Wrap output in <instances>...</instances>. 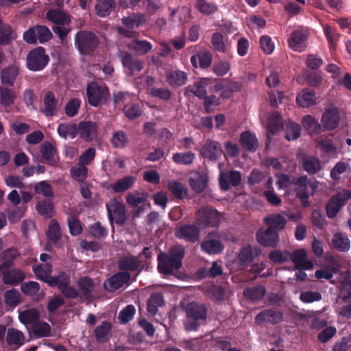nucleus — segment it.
Segmentation results:
<instances>
[{
    "label": "nucleus",
    "instance_id": "5fc2aeb1",
    "mask_svg": "<svg viewBox=\"0 0 351 351\" xmlns=\"http://www.w3.org/2000/svg\"><path fill=\"white\" fill-rule=\"evenodd\" d=\"M5 304L12 307H16L21 302V295L16 289H10L4 293Z\"/></svg>",
    "mask_w": 351,
    "mask_h": 351
},
{
    "label": "nucleus",
    "instance_id": "2eb2a0df",
    "mask_svg": "<svg viewBox=\"0 0 351 351\" xmlns=\"http://www.w3.org/2000/svg\"><path fill=\"white\" fill-rule=\"evenodd\" d=\"M202 249L209 254L221 253L223 246L216 234H208L201 243Z\"/></svg>",
    "mask_w": 351,
    "mask_h": 351
},
{
    "label": "nucleus",
    "instance_id": "58836bf2",
    "mask_svg": "<svg viewBox=\"0 0 351 351\" xmlns=\"http://www.w3.org/2000/svg\"><path fill=\"white\" fill-rule=\"evenodd\" d=\"M211 43L215 49L219 52L226 53L230 49V44L228 40L219 32L213 34Z\"/></svg>",
    "mask_w": 351,
    "mask_h": 351
},
{
    "label": "nucleus",
    "instance_id": "f704fd0d",
    "mask_svg": "<svg viewBox=\"0 0 351 351\" xmlns=\"http://www.w3.org/2000/svg\"><path fill=\"white\" fill-rule=\"evenodd\" d=\"M6 339L9 346H13L16 348L23 345L25 341L23 333L14 328L8 329Z\"/></svg>",
    "mask_w": 351,
    "mask_h": 351
},
{
    "label": "nucleus",
    "instance_id": "20e7f679",
    "mask_svg": "<svg viewBox=\"0 0 351 351\" xmlns=\"http://www.w3.org/2000/svg\"><path fill=\"white\" fill-rule=\"evenodd\" d=\"M52 38V33L45 26L36 25L29 28L23 34L24 40L29 44H34L36 42L40 43L47 42Z\"/></svg>",
    "mask_w": 351,
    "mask_h": 351
},
{
    "label": "nucleus",
    "instance_id": "a18cd8bd",
    "mask_svg": "<svg viewBox=\"0 0 351 351\" xmlns=\"http://www.w3.org/2000/svg\"><path fill=\"white\" fill-rule=\"evenodd\" d=\"M19 73V69L16 66H11L1 71V82L8 85H12Z\"/></svg>",
    "mask_w": 351,
    "mask_h": 351
},
{
    "label": "nucleus",
    "instance_id": "3c124183",
    "mask_svg": "<svg viewBox=\"0 0 351 351\" xmlns=\"http://www.w3.org/2000/svg\"><path fill=\"white\" fill-rule=\"evenodd\" d=\"M111 325L108 322H102L95 328V333L97 341L100 342L106 341L108 339Z\"/></svg>",
    "mask_w": 351,
    "mask_h": 351
},
{
    "label": "nucleus",
    "instance_id": "13d9d810",
    "mask_svg": "<svg viewBox=\"0 0 351 351\" xmlns=\"http://www.w3.org/2000/svg\"><path fill=\"white\" fill-rule=\"evenodd\" d=\"M15 38L16 36L10 25L5 24V25L1 26L0 29V45H8Z\"/></svg>",
    "mask_w": 351,
    "mask_h": 351
},
{
    "label": "nucleus",
    "instance_id": "0e129e2a",
    "mask_svg": "<svg viewBox=\"0 0 351 351\" xmlns=\"http://www.w3.org/2000/svg\"><path fill=\"white\" fill-rule=\"evenodd\" d=\"M300 126L295 122H290L286 128V138L292 141L298 138L300 135Z\"/></svg>",
    "mask_w": 351,
    "mask_h": 351
},
{
    "label": "nucleus",
    "instance_id": "8fccbe9b",
    "mask_svg": "<svg viewBox=\"0 0 351 351\" xmlns=\"http://www.w3.org/2000/svg\"><path fill=\"white\" fill-rule=\"evenodd\" d=\"M302 124L309 133H317L321 130V125L311 115L304 116L302 119Z\"/></svg>",
    "mask_w": 351,
    "mask_h": 351
},
{
    "label": "nucleus",
    "instance_id": "de8ad7c7",
    "mask_svg": "<svg viewBox=\"0 0 351 351\" xmlns=\"http://www.w3.org/2000/svg\"><path fill=\"white\" fill-rule=\"evenodd\" d=\"M25 278L24 274L19 270L12 269L4 272L3 280L5 284L16 285Z\"/></svg>",
    "mask_w": 351,
    "mask_h": 351
},
{
    "label": "nucleus",
    "instance_id": "ddd939ff",
    "mask_svg": "<svg viewBox=\"0 0 351 351\" xmlns=\"http://www.w3.org/2000/svg\"><path fill=\"white\" fill-rule=\"evenodd\" d=\"M51 280L55 281L54 286H58L60 291L67 298H76L78 295L77 291L71 287L70 278L64 272H60L57 276L52 277Z\"/></svg>",
    "mask_w": 351,
    "mask_h": 351
},
{
    "label": "nucleus",
    "instance_id": "4468645a",
    "mask_svg": "<svg viewBox=\"0 0 351 351\" xmlns=\"http://www.w3.org/2000/svg\"><path fill=\"white\" fill-rule=\"evenodd\" d=\"M42 112L47 117H52L58 114L60 105L55 94L51 91L45 93L43 99Z\"/></svg>",
    "mask_w": 351,
    "mask_h": 351
},
{
    "label": "nucleus",
    "instance_id": "79ce46f5",
    "mask_svg": "<svg viewBox=\"0 0 351 351\" xmlns=\"http://www.w3.org/2000/svg\"><path fill=\"white\" fill-rule=\"evenodd\" d=\"M115 7L113 0H98L95 5L97 14L100 16H106L110 14Z\"/></svg>",
    "mask_w": 351,
    "mask_h": 351
},
{
    "label": "nucleus",
    "instance_id": "0eeeda50",
    "mask_svg": "<svg viewBox=\"0 0 351 351\" xmlns=\"http://www.w3.org/2000/svg\"><path fill=\"white\" fill-rule=\"evenodd\" d=\"M98 43L95 35L91 32H80L75 35V44L81 53L92 51Z\"/></svg>",
    "mask_w": 351,
    "mask_h": 351
},
{
    "label": "nucleus",
    "instance_id": "052dcab7",
    "mask_svg": "<svg viewBox=\"0 0 351 351\" xmlns=\"http://www.w3.org/2000/svg\"><path fill=\"white\" fill-rule=\"evenodd\" d=\"M195 156L192 152L176 153L173 155V160L177 164L190 165L193 162Z\"/></svg>",
    "mask_w": 351,
    "mask_h": 351
},
{
    "label": "nucleus",
    "instance_id": "9d476101",
    "mask_svg": "<svg viewBox=\"0 0 351 351\" xmlns=\"http://www.w3.org/2000/svg\"><path fill=\"white\" fill-rule=\"evenodd\" d=\"M223 87L222 83H215L210 79L203 78L196 82L193 93L197 97L204 98L208 91L217 93L221 90Z\"/></svg>",
    "mask_w": 351,
    "mask_h": 351
},
{
    "label": "nucleus",
    "instance_id": "e2e57ef3",
    "mask_svg": "<svg viewBox=\"0 0 351 351\" xmlns=\"http://www.w3.org/2000/svg\"><path fill=\"white\" fill-rule=\"evenodd\" d=\"M32 330L36 335L38 337L48 336L51 331L49 324L45 322H36L32 326Z\"/></svg>",
    "mask_w": 351,
    "mask_h": 351
},
{
    "label": "nucleus",
    "instance_id": "4d7b16f0",
    "mask_svg": "<svg viewBox=\"0 0 351 351\" xmlns=\"http://www.w3.org/2000/svg\"><path fill=\"white\" fill-rule=\"evenodd\" d=\"M135 313V307L130 304L119 312L117 318L120 323L125 324L132 319Z\"/></svg>",
    "mask_w": 351,
    "mask_h": 351
},
{
    "label": "nucleus",
    "instance_id": "49530a36",
    "mask_svg": "<svg viewBox=\"0 0 351 351\" xmlns=\"http://www.w3.org/2000/svg\"><path fill=\"white\" fill-rule=\"evenodd\" d=\"M173 21L182 25L189 21L191 17V11L187 7H182L171 12Z\"/></svg>",
    "mask_w": 351,
    "mask_h": 351
},
{
    "label": "nucleus",
    "instance_id": "f8f14e48",
    "mask_svg": "<svg viewBox=\"0 0 351 351\" xmlns=\"http://www.w3.org/2000/svg\"><path fill=\"white\" fill-rule=\"evenodd\" d=\"M106 208L109 218L112 221L119 224L123 223L125 221V207L121 202L113 199L106 204Z\"/></svg>",
    "mask_w": 351,
    "mask_h": 351
},
{
    "label": "nucleus",
    "instance_id": "9b49d317",
    "mask_svg": "<svg viewBox=\"0 0 351 351\" xmlns=\"http://www.w3.org/2000/svg\"><path fill=\"white\" fill-rule=\"evenodd\" d=\"M341 117L336 108H330L325 110L321 119V127L324 130L330 131L336 129L340 123Z\"/></svg>",
    "mask_w": 351,
    "mask_h": 351
},
{
    "label": "nucleus",
    "instance_id": "423d86ee",
    "mask_svg": "<svg viewBox=\"0 0 351 351\" xmlns=\"http://www.w3.org/2000/svg\"><path fill=\"white\" fill-rule=\"evenodd\" d=\"M121 21L124 27H117V30L119 34L128 38L134 37L135 32L133 29L138 28L145 23L144 18L137 14H132L124 16Z\"/></svg>",
    "mask_w": 351,
    "mask_h": 351
},
{
    "label": "nucleus",
    "instance_id": "f257e3e1",
    "mask_svg": "<svg viewBox=\"0 0 351 351\" xmlns=\"http://www.w3.org/2000/svg\"><path fill=\"white\" fill-rule=\"evenodd\" d=\"M184 255V249L176 246L169 252V255L160 254L158 256V270L164 274H170L182 266V259Z\"/></svg>",
    "mask_w": 351,
    "mask_h": 351
},
{
    "label": "nucleus",
    "instance_id": "c9c22d12",
    "mask_svg": "<svg viewBox=\"0 0 351 351\" xmlns=\"http://www.w3.org/2000/svg\"><path fill=\"white\" fill-rule=\"evenodd\" d=\"M265 223L271 230H282L287 223L285 217L281 214L270 215L264 219Z\"/></svg>",
    "mask_w": 351,
    "mask_h": 351
},
{
    "label": "nucleus",
    "instance_id": "4c0bfd02",
    "mask_svg": "<svg viewBox=\"0 0 351 351\" xmlns=\"http://www.w3.org/2000/svg\"><path fill=\"white\" fill-rule=\"evenodd\" d=\"M47 19L53 23L60 25H69L71 20L69 16L59 10H51L47 12Z\"/></svg>",
    "mask_w": 351,
    "mask_h": 351
},
{
    "label": "nucleus",
    "instance_id": "473e14b6",
    "mask_svg": "<svg viewBox=\"0 0 351 351\" xmlns=\"http://www.w3.org/2000/svg\"><path fill=\"white\" fill-rule=\"evenodd\" d=\"M221 146L217 142L208 140L202 149V153L205 157L210 160H215L221 154Z\"/></svg>",
    "mask_w": 351,
    "mask_h": 351
},
{
    "label": "nucleus",
    "instance_id": "72a5a7b5",
    "mask_svg": "<svg viewBox=\"0 0 351 351\" xmlns=\"http://www.w3.org/2000/svg\"><path fill=\"white\" fill-rule=\"evenodd\" d=\"M282 319L280 312L268 310L259 313L256 317V322L261 324L264 322L278 323Z\"/></svg>",
    "mask_w": 351,
    "mask_h": 351
},
{
    "label": "nucleus",
    "instance_id": "a19ab883",
    "mask_svg": "<svg viewBox=\"0 0 351 351\" xmlns=\"http://www.w3.org/2000/svg\"><path fill=\"white\" fill-rule=\"evenodd\" d=\"M58 134L64 138H74L77 133L78 130L75 124L70 123H60L58 128Z\"/></svg>",
    "mask_w": 351,
    "mask_h": 351
},
{
    "label": "nucleus",
    "instance_id": "6ab92c4d",
    "mask_svg": "<svg viewBox=\"0 0 351 351\" xmlns=\"http://www.w3.org/2000/svg\"><path fill=\"white\" fill-rule=\"evenodd\" d=\"M47 234L49 240L58 247H61L67 240L66 237L61 234L60 226L54 220L51 221Z\"/></svg>",
    "mask_w": 351,
    "mask_h": 351
},
{
    "label": "nucleus",
    "instance_id": "7c9ffc66",
    "mask_svg": "<svg viewBox=\"0 0 351 351\" xmlns=\"http://www.w3.org/2000/svg\"><path fill=\"white\" fill-rule=\"evenodd\" d=\"M136 180L135 176H125L118 180L115 183L110 185V188L115 193H123L131 189Z\"/></svg>",
    "mask_w": 351,
    "mask_h": 351
},
{
    "label": "nucleus",
    "instance_id": "bb28decb",
    "mask_svg": "<svg viewBox=\"0 0 351 351\" xmlns=\"http://www.w3.org/2000/svg\"><path fill=\"white\" fill-rule=\"evenodd\" d=\"M296 101L302 108H309L314 106L317 102L315 93L313 90H303L298 93Z\"/></svg>",
    "mask_w": 351,
    "mask_h": 351
},
{
    "label": "nucleus",
    "instance_id": "864d4df0",
    "mask_svg": "<svg viewBox=\"0 0 351 351\" xmlns=\"http://www.w3.org/2000/svg\"><path fill=\"white\" fill-rule=\"evenodd\" d=\"M16 98L15 92L8 88H0V103L3 106H9L14 103Z\"/></svg>",
    "mask_w": 351,
    "mask_h": 351
},
{
    "label": "nucleus",
    "instance_id": "6e6552de",
    "mask_svg": "<svg viewBox=\"0 0 351 351\" xmlns=\"http://www.w3.org/2000/svg\"><path fill=\"white\" fill-rule=\"evenodd\" d=\"M351 198V191H343L333 197L326 206L327 215L333 218L340 210L346 202Z\"/></svg>",
    "mask_w": 351,
    "mask_h": 351
},
{
    "label": "nucleus",
    "instance_id": "dca6fc26",
    "mask_svg": "<svg viewBox=\"0 0 351 351\" xmlns=\"http://www.w3.org/2000/svg\"><path fill=\"white\" fill-rule=\"evenodd\" d=\"M258 242L266 247H274L279 241V235L276 230L267 228L266 230H260L256 234Z\"/></svg>",
    "mask_w": 351,
    "mask_h": 351
},
{
    "label": "nucleus",
    "instance_id": "b1692460",
    "mask_svg": "<svg viewBox=\"0 0 351 351\" xmlns=\"http://www.w3.org/2000/svg\"><path fill=\"white\" fill-rule=\"evenodd\" d=\"M80 136L86 141H90L97 136V128L95 123L85 121L80 123L77 128Z\"/></svg>",
    "mask_w": 351,
    "mask_h": 351
},
{
    "label": "nucleus",
    "instance_id": "a878e982",
    "mask_svg": "<svg viewBox=\"0 0 351 351\" xmlns=\"http://www.w3.org/2000/svg\"><path fill=\"white\" fill-rule=\"evenodd\" d=\"M176 235L178 238L195 242L199 239V231L194 226H184L176 231Z\"/></svg>",
    "mask_w": 351,
    "mask_h": 351
},
{
    "label": "nucleus",
    "instance_id": "f03ea898",
    "mask_svg": "<svg viewBox=\"0 0 351 351\" xmlns=\"http://www.w3.org/2000/svg\"><path fill=\"white\" fill-rule=\"evenodd\" d=\"M186 319L185 328L191 331L196 330L197 326L204 322L206 315V309L204 306L195 302L189 304L186 308Z\"/></svg>",
    "mask_w": 351,
    "mask_h": 351
},
{
    "label": "nucleus",
    "instance_id": "f3484780",
    "mask_svg": "<svg viewBox=\"0 0 351 351\" xmlns=\"http://www.w3.org/2000/svg\"><path fill=\"white\" fill-rule=\"evenodd\" d=\"M261 121L265 124L267 130L271 134H274L282 126V121L280 115L277 112H272L268 114H261Z\"/></svg>",
    "mask_w": 351,
    "mask_h": 351
},
{
    "label": "nucleus",
    "instance_id": "69168bd1",
    "mask_svg": "<svg viewBox=\"0 0 351 351\" xmlns=\"http://www.w3.org/2000/svg\"><path fill=\"white\" fill-rule=\"evenodd\" d=\"M265 293V289L260 286L254 288L246 289L244 291V295L249 299L258 300L263 298Z\"/></svg>",
    "mask_w": 351,
    "mask_h": 351
},
{
    "label": "nucleus",
    "instance_id": "393cba45",
    "mask_svg": "<svg viewBox=\"0 0 351 351\" xmlns=\"http://www.w3.org/2000/svg\"><path fill=\"white\" fill-rule=\"evenodd\" d=\"M199 220L207 225L217 226L221 221L222 216L215 210L205 208L199 211Z\"/></svg>",
    "mask_w": 351,
    "mask_h": 351
},
{
    "label": "nucleus",
    "instance_id": "ea45409f",
    "mask_svg": "<svg viewBox=\"0 0 351 351\" xmlns=\"http://www.w3.org/2000/svg\"><path fill=\"white\" fill-rule=\"evenodd\" d=\"M332 247L341 252L348 251L350 247V242L348 237L341 232L334 234L332 239Z\"/></svg>",
    "mask_w": 351,
    "mask_h": 351
},
{
    "label": "nucleus",
    "instance_id": "09e8293b",
    "mask_svg": "<svg viewBox=\"0 0 351 351\" xmlns=\"http://www.w3.org/2000/svg\"><path fill=\"white\" fill-rule=\"evenodd\" d=\"M242 145L249 150H255L258 147V141L256 136L250 132L246 131L241 135Z\"/></svg>",
    "mask_w": 351,
    "mask_h": 351
},
{
    "label": "nucleus",
    "instance_id": "c03bdc74",
    "mask_svg": "<svg viewBox=\"0 0 351 351\" xmlns=\"http://www.w3.org/2000/svg\"><path fill=\"white\" fill-rule=\"evenodd\" d=\"M36 211L45 218H51L54 214V206L50 201L43 200L37 203Z\"/></svg>",
    "mask_w": 351,
    "mask_h": 351
},
{
    "label": "nucleus",
    "instance_id": "a211bd4d",
    "mask_svg": "<svg viewBox=\"0 0 351 351\" xmlns=\"http://www.w3.org/2000/svg\"><path fill=\"white\" fill-rule=\"evenodd\" d=\"M290 258H291L297 269L306 270L313 268V264L307 259L306 252L303 249L293 252Z\"/></svg>",
    "mask_w": 351,
    "mask_h": 351
},
{
    "label": "nucleus",
    "instance_id": "bf43d9fd",
    "mask_svg": "<svg viewBox=\"0 0 351 351\" xmlns=\"http://www.w3.org/2000/svg\"><path fill=\"white\" fill-rule=\"evenodd\" d=\"M119 267L121 269L135 270L139 267V261L136 257H125L119 261Z\"/></svg>",
    "mask_w": 351,
    "mask_h": 351
},
{
    "label": "nucleus",
    "instance_id": "c756f323",
    "mask_svg": "<svg viewBox=\"0 0 351 351\" xmlns=\"http://www.w3.org/2000/svg\"><path fill=\"white\" fill-rule=\"evenodd\" d=\"M212 62V54L206 50L200 51L191 57V63L195 67L206 68Z\"/></svg>",
    "mask_w": 351,
    "mask_h": 351
},
{
    "label": "nucleus",
    "instance_id": "2f4dec72",
    "mask_svg": "<svg viewBox=\"0 0 351 351\" xmlns=\"http://www.w3.org/2000/svg\"><path fill=\"white\" fill-rule=\"evenodd\" d=\"M219 168L221 169L219 182L223 190H228L229 189L230 184L232 186H237L240 183L241 180V176L239 172L237 171H231L229 175V181H227L225 174L221 171V164H219Z\"/></svg>",
    "mask_w": 351,
    "mask_h": 351
},
{
    "label": "nucleus",
    "instance_id": "680f3d73",
    "mask_svg": "<svg viewBox=\"0 0 351 351\" xmlns=\"http://www.w3.org/2000/svg\"><path fill=\"white\" fill-rule=\"evenodd\" d=\"M168 188L178 198H184L187 195V189L180 182L171 181L168 184Z\"/></svg>",
    "mask_w": 351,
    "mask_h": 351
},
{
    "label": "nucleus",
    "instance_id": "5701e85b",
    "mask_svg": "<svg viewBox=\"0 0 351 351\" xmlns=\"http://www.w3.org/2000/svg\"><path fill=\"white\" fill-rule=\"evenodd\" d=\"M33 271L37 278L47 283L49 286L53 287L55 281L51 280L52 267L51 265L43 263L34 267Z\"/></svg>",
    "mask_w": 351,
    "mask_h": 351
},
{
    "label": "nucleus",
    "instance_id": "cd10ccee",
    "mask_svg": "<svg viewBox=\"0 0 351 351\" xmlns=\"http://www.w3.org/2000/svg\"><path fill=\"white\" fill-rule=\"evenodd\" d=\"M40 317V312L38 309L32 308L19 311V321L25 326L34 324Z\"/></svg>",
    "mask_w": 351,
    "mask_h": 351
},
{
    "label": "nucleus",
    "instance_id": "39448f33",
    "mask_svg": "<svg viewBox=\"0 0 351 351\" xmlns=\"http://www.w3.org/2000/svg\"><path fill=\"white\" fill-rule=\"evenodd\" d=\"M86 93L89 104L93 106H97L101 102L110 97V93L106 86L95 82L87 86Z\"/></svg>",
    "mask_w": 351,
    "mask_h": 351
},
{
    "label": "nucleus",
    "instance_id": "c85d7f7f",
    "mask_svg": "<svg viewBox=\"0 0 351 351\" xmlns=\"http://www.w3.org/2000/svg\"><path fill=\"white\" fill-rule=\"evenodd\" d=\"M297 186V195L300 199L302 200H306L308 197V187L310 186L312 190L314 191L315 189L317 187V183H309L307 180V178L305 176L301 177L296 182Z\"/></svg>",
    "mask_w": 351,
    "mask_h": 351
},
{
    "label": "nucleus",
    "instance_id": "e433bc0d",
    "mask_svg": "<svg viewBox=\"0 0 351 351\" xmlns=\"http://www.w3.org/2000/svg\"><path fill=\"white\" fill-rule=\"evenodd\" d=\"M167 82L174 86H180L186 84L187 80L186 74L179 70H171L166 74Z\"/></svg>",
    "mask_w": 351,
    "mask_h": 351
},
{
    "label": "nucleus",
    "instance_id": "1a4fd4ad",
    "mask_svg": "<svg viewBox=\"0 0 351 351\" xmlns=\"http://www.w3.org/2000/svg\"><path fill=\"white\" fill-rule=\"evenodd\" d=\"M308 35L307 29L300 28L293 31L288 40L289 47L295 51H303L306 47Z\"/></svg>",
    "mask_w": 351,
    "mask_h": 351
},
{
    "label": "nucleus",
    "instance_id": "37998d69",
    "mask_svg": "<svg viewBox=\"0 0 351 351\" xmlns=\"http://www.w3.org/2000/svg\"><path fill=\"white\" fill-rule=\"evenodd\" d=\"M148 197L149 195L146 192L134 191L127 195L126 202L132 206H137L146 202Z\"/></svg>",
    "mask_w": 351,
    "mask_h": 351
},
{
    "label": "nucleus",
    "instance_id": "774afa93",
    "mask_svg": "<svg viewBox=\"0 0 351 351\" xmlns=\"http://www.w3.org/2000/svg\"><path fill=\"white\" fill-rule=\"evenodd\" d=\"M77 284L80 291L84 295L89 294L94 288V284L93 281L87 277L80 278L77 280Z\"/></svg>",
    "mask_w": 351,
    "mask_h": 351
},
{
    "label": "nucleus",
    "instance_id": "338daca9",
    "mask_svg": "<svg viewBox=\"0 0 351 351\" xmlns=\"http://www.w3.org/2000/svg\"><path fill=\"white\" fill-rule=\"evenodd\" d=\"M196 8L204 14H211L217 11V6L204 0H198L195 3Z\"/></svg>",
    "mask_w": 351,
    "mask_h": 351
},
{
    "label": "nucleus",
    "instance_id": "603ef678",
    "mask_svg": "<svg viewBox=\"0 0 351 351\" xmlns=\"http://www.w3.org/2000/svg\"><path fill=\"white\" fill-rule=\"evenodd\" d=\"M128 47L139 54H144L150 51L152 46L146 40H134L129 44Z\"/></svg>",
    "mask_w": 351,
    "mask_h": 351
},
{
    "label": "nucleus",
    "instance_id": "aec40b11",
    "mask_svg": "<svg viewBox=\"0 0 351 351\" xmlns=\"http://www.w3.org/2000/svg\"><path fill=\"white\" fill-rule=\"evenodd\" d=\"M191 189L197 193L205 190L208 184V177L205 172H193L189 178Z\"/></svg>",
    "mask_w": 351,
    "mask_h": 351
},
{
    "label": "nucleus",
    "instance_id": "412c9836",
    "mask_svg": "<svg viewBox=\"0 0 351 351\" xmlns=\"http://www.w3.org/2000/svg\"><path fill=\"white\" fill-rule=\"evenodd\" d=\"M130 278V276L127 272L118 273L104 282V287L109 291H114L126 283Z\"/></svg>",
    "mask_w": 351,
    "mask_h": 351
},
{
    "label": "nucleus",
    "instance_id": "4be33fe9",
    "mask_svg": "<svg viewBox=\"0 0 351 351\" xmlns=\"http://www.w3.org/2000/svg\"><path fill=\"white\" fill-rule=\"evenodd\" d=\"M121 61L123 66L126 68L130 74L138 72L143 68L141 61L132 57V56L128 52L121 55Z\"/></svg>",
    "mask_w": 351,
    "mask_h": 351
},
{
    "label": "nucleus",
    "instance_id": "7ed1b4c3",
    "mask_svg": "<svg viewBox=\"0 0 351 351\" xmlns=\"http://www.w3.org/2000/svg\"><path fill=\"white\" fill-rule=\"evenodd\" d=\"M49 56L42 47L32 50L27 56V66L33 71L43 70L48 64Z\"/></svg>",
    "mask_w": 351,
    "mask_h": 351
},
{
    "label": "nucleus",
    "instance_id": "6e6d98bb",
    "mask_svg": "<svg viewBox=\"0 0 351 351\" xmlns=\"http://www.w3.org/2000/svg\"><path fill=\"white\" fill-rule=\"evenodd\" d=\"M303 167L305 171L313 174L319 171L322 166L319 159L314 157H308L304 160Z\"/></svg>",
    "mask_w": 351,
    "mask_h": 351
}]
</instances>
